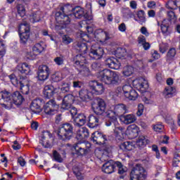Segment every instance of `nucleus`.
<instances>
[{
  "instance_id": "f257e3e1",
  "label": "nucleus",
  "mask_w": 180,
  "mask_h": 180,
  "mask_svg": "<svg viewBox=\"0 0 180 180\" xmlns=\"http://www.w3.org/2000/svg\"><path fill=\"white\" fill-rule=\"evenodd\" d=\"M91 69L94 71H98L97 77L98 79L105 85H108L109 86H116L120 85V82H122L119 73L112 71L110 69L102 70V65L101 63H93L91 64Z\"/></svg>"
},
{
  "instance_id": "f03ea898",
  "label": "nucleus",
  "mask_w": 180,
  "mask_h": 180,
  "mask_svg": "<svg viewBox=\"0 0 180 180\" xmlns=\"http://www.w3.org/2000/svg\"><path fill=\"white\" fill-rule=\"evenodd\" d=\"M89 137V130L86 127L79 129L77 132L76 139L79 141L74 145V148L77 155H85L88 154V150L91 148V143L85 142V139Z\"/></svg>"
},
{
  "instance_id": "7ed1b4c3",
  "label": "nucleus",
  "mask_w": 180,
  "mask_h": 180,
  "mask_svg": "<svg viewBox=\"0 0 180 180\" xmlns=\"http://www.w3.org/2000/svg\"><path fill=\"white\" fill-rule=\"evenodd\" d=\"M0 101H4L5 103H2L6 109H12L13 105L20 106L23 103L25 98L19 91H15L13 94L8 91H0Z\"/></svg>"
},
{
  "instance_id": "20e7f679",
  "label": "nucleus",
  "mask_w": 180,
  "mask_h": 180,
  "mask_svg": "<svg viewBox=\"0 0 180 180\" xmlns=\"http://www.w3.org/2000/svg\"><path fill=\"white\" fill-rule=\"evenodd\" d=\"M74 12V8L70 4L62 6L60 7V11L55 14L56 20L63 25V27H67L71 23V16L72 14L68 15L69 12Z\"/></svg>"
},
{
  "instance_id": "39448f33",
  "label": "nucleus",
  "mask_w": 180,
  "mask_h": 180,
  "mask_svg": "<svg viewBox=\"0 0 180 180\" xmlns=\"http://www.w3.org/2000/svg\"><path fill=\"white\" fill-rule=\"evenodd\" d=\"M56 134L58 136V139L63 141L71 140L74 134V127L68 122L62 124L56 130Z\"/></svg>"
},
{
  "instance_id": "423d86ee",
  "label": "nucleus",
  "mask_w": 180,
  "mask_h": 180,
  "mask_svg": "<svg viewBox=\"0 0 180 180\" xmlns=\"http://www.w3.org/2000/svg\"><path fill=\"white\" fill-rule=\"evenodd\" d=\"M91 109L97 116H107L109 110L106 112V103L99 97H96L91 103Z\"/></svg>"
},
{
  "instance_id": "0eeeda50",
  "label": "nucleus",
  "mask_w": 180,
  "mask_h": 180,
  "mask_svg": "<svg viewBox=\"0 0 180 180\" xmlns=\"http://www.w3.org/2000/svg\"><path fill=\"white\" fill-rule=\"evenodd\" d=\"M131 180H146L147 179V170L141 164H136L130 172Z\"/></svg>"
},
{
  "instance_id": "6e6552de",
  "label": "nucleus",
  "mask_w": 180,
  "mask_h": 180,
  "mask_svg": "<svg viewBox=\"0 0 180 180\" xmlns=\"http://www.w3.org/2000/svg\"><path fill=\"white\" fill-rule=\"evenodd\" d=\"M113 112L112 111H109L108 112V120L105 122V126H112L113 124L115 129H114V134L116 137H120L122 134H123V127L120 126V124H119V122H117V117L112 116Z\"/></svg>"
},
{
  "instance_id": "1a4fd4ad",
  "label": "nucleus",
  "mask_w": 180,
  "mask_h": 180,
  "mask_svg": "<svg viewBox=\"0 0 180 180\" xmlns=\"http://www.w3.org/2000/svg\"><path fill=\"white\" fill-rule=\"evenodd\" d=\"M20 43L21 44H27L29 39H30V25L27 22L24 21L20 24L18 27Z\"/></svg>"
},
{
  "instance_id": "9d476101",
  "label": "nucleus",
  "mask_w": 180,
  "mask_h": 180,
  "mask_svg": "<svg viewBox=\"0 0 180 180\" xmlns=\"http://www.w3.org/2000/svg\"><path fill=\"white\" fill-rule=\"evenodd\" d=\"M69 110L73 119L74 126H75L76 127H82V126H84V124L86 123V116L85 115V114L80 113L78 114L77 116V113H78V110H77V108L72 107V105H71ZM74 116L76 117H74Z\"/></svg>"
},
{
  "instance_id": "9b49d317",
  "label": "nucleus",
  "mask_w": 180,
  "mask_h": 180,
  "mask_svg": "<svg viewBox=\"0 0 180 180\" xmlns=\"http://www.w3.org/2000/svg\"><path fill=\"white\" fill-rule=\"evenodd\" d=\"M58 108H60V105L57 104L56 100L51 99L44 105V112L46 113V115L53 116V115H56V113H57Z\"/></svg>"
},
{
  "instance_id": "f8f14e48",
  "label": "nucleus",
  "mask_w": 180,
  "mask_h": 180,
  "mask_svg": "<svg viewBox=\"0 0 180 180\" xmlns=\"http://www.w3.org/2000/svg\"><path fill=\"white\" fill-rule=\"evenodd\" d=\"M104 53L105 51L103 50V48L101 47L98 44H95L91 46L89 56L94 60H99L100 58H102Z\"/></svg>"
},
{
  "instance_id": "ddd939ff",
  "label": "nucleus",
  "mask_w": 180,
  "mask_h": 180,
  "mask_svg": "<svg viewBox=\"0 0 180 180\" xmlns=\"http://www.w3.org/2000/svg\"><path fill=\"white\" fill-rule=\"evenodd\" d=\"M51 141H53V135L49 131H44L42 132L40 144H42L44 148H51Z\"/></svg>"
},
{
  "instance_id": "4468645a",
  "label": "nucleus",
  "mask_w": 180,
  "mask_h": 180,
  "mask_svg": "<svg viewBox=\"0 0 180 180\" xmlns=\"http://www.w3.org/2000/svg\"><path fill=\"white\" fill-rule=\"evenodd\" d=\"M38 79L39 81H46L50 75V68L46 65H41L38 68Z\"/></svg>"
},
{
  "instance_id": "2eb2a0df",
  "label": "nucleus",
  "mask_w": 180,
  "mask_h": 180,
  "mask_svg": "<svg viewBox=\"0 0 180 180\" xmlns=\"http://www.w3.org/2000/svg\"><path fill=\"white\" fill-rule=\"evenodd\" d=\"M89 86L91 91H93L94 94L96 95H102L105 92V87L103 86V84L94 80L89 83Z\"/></svg>"
},
{
  "instance_id": "dca6fc26",
  "label": "nucleus",
  "mask_w": 180,
  "mask_h": 180,
  "mask_svg": "<svg viewBox=\"0 0 180 180\" xmlns=\"http://www.w3.org/2000/svg\"><path fill=\"white\" fill-rule=\"evenodd\" d=\"M109 112H112L111 116H123V115L129 112V110L127 109V106H126V105L120 103L115 105L114 111L109 110Z\"/></svg>"
},
{
  "instance_id": "f3484780",
  "label": "nucleus",
  "mask_w": 180,
  "mask_h": 180,
  "mask_svg": "<svg viewBox=\"0 0 180 180\" xmlns=\"http://www.w3.org/2000/svg\"><path fill=\"white\" fill-rule=\"evenodd\" d=\"M44 103V102L43 101V99L36 98L32 102L30 109L32 113H36L37 115L41 112V106H43Z\"/></svg>"
},
{
  "instance_id": "a211bd4d",
  "label": "nucleus",
  "mask_w": 180,
  "mask_h": 180,
  "mask_svg": "<svg viewBox=\"0 0 180 180\" xmlns=\"http://www.w3.org/2000/svg\"><path fill=\"white\" fill-rule=\"evenodd\" d=\"M91 141L94 143V144H98L101 146V144H105L106 141V135H104L101 132L96 131L91 135Z\"/></svg>"
},
{
  "instance_id": "6ab92c4d",
  "label": "nucleus",
  "mask_w": 180,
  "mask_h": 180,
  "mask_svg": "<svg viewBox=\"0 0 180 180\" xmlns=\"http://www.w3.org/2000/svg\"><path fill=\"white\" fill-rule=\"evenodd\" d=\"M116 170V162L110 160L105 162L102 167L103 172L105 174H112Z\"/></svg>"
},
{
  "instance_id": "aec40b11",
  "label": "nucleus",
  "mask_w": 180,
  "mask_h": 180,
  "mask_svg": "<svg viewBox=\"0 0 180 180\" xmlns=\"http://www.w3.org/2000/svg\"><path fill=\"white\" fill-rule=\"evenodd\" d=\"M72 101H74V97L72 94H68L64 96L62 105H61V110H70L72 106Z\"/></svg>"
},
{
  "instance_id": "412c9836",
  "label": "nucleus",
  "mask_w": 180,
  "mask_h": 180,
  "mask_svg": "<svg viewBox=\"0 0 180 180\" xmlns=\"http://www.w3.org/2000/svg\"><path fill=\"white\" fill-rule=\"evenodd\" d=\"M105 65L112 70H119L120 68V63L114 57L107 58L105 60Z\"/></svg>"
},
{
  "instance_id": "4be33fe9",
  "label": "nucleus",
  "mask_w": 180,
  "mask_h": 180,
  "mask_svg": "<svg viewBox=\"0 0 180 180\" xmlns=\"http://www.w3.org/2000/svg\"><path fill=\"white\" fill-rule=\"evenodd\" d=\"M58 89L53 85H46L44 88V96L46 99H50L54 94H57Z\"/></svg>"
},
{
  "instance_id": "5701e85b",
  "label": "nucleus",
  "mask_w": 180,
  "mask_h": 180,
  "mask_svg": "<svg viewBox=\"0 0 180 180\" xmlns=\"http://www.w3.org/2000/svg\"><path fill=\"white\" fill-rule=\"evenodd\" d=\"M139 131H140L139 127L136 124H131L128 127L127 130V134L129 136V139H136L139 136Z\"/></svg>"
},
{
  "instance_id": "b1692460",
  "label": "nucleus",
  "mask_w": 180,
  "mask_h": 180,
  "mask_svg": "<svg viewBox=\"0 0 180 180\" xmlns=\"http://www.w3.org/2000/svg\"><path fill=\"white\" fill-rule=\"evenodd\" d=\"M94 36L101 41H106V40H109V34L106 31H104L102 29L96 30Z\"/></svg>"
},
{
  "instance_id": "393cba45",
  "label": "nucleus",
  "mask_w": 180,
  "mask_h": 180,
  "mask_svg": "<svg viewBox=\"0 0 180 180\" xmlns=\"http://www.w3.org/2000/svg\"><path fill=\"white\" fill-rule=\"evenodd\" d=\"M73 16L76 18V19H81L82 18H84L86 19L87 14L85 11V9L81 8L80 6H77L73 9Z\"/></svg>"
},
{
  "instance_id": "a878e982",
  "label": "nucleus",
  "mask_w": 180,
  "mask_h": 180,
  "mask_svg": "<svg viewBox=\"0 0 180 180\" xmlns=\"http://www.w3.org/2000/svg\"><path fill=\"white\" fill-rule=\"evenodd\" d=\"M132 84L135 88H139L141 89V88H144L146 85H147V80L143 77H138L133 80Z\"/></svg>"
},
{
  "instance_id": "bb28decb",
  "label": "nucleus",
  "mask_w": 180,
  "mask_h": 180,
  "mask_svg": "<svg viewBox=\"0 0 180 180\" xmlns=\"http://www.w3.org/2000/svg\"><path fill=\"white\" fill-rule=\"evenodd\" d=\"M16 70L20 74H25V75H27V74L30 72V67H29V65L26 63L19 64Z\"/></svg>"
},
{
  "instance_id": "cd10ccee",
  "label": "nucleus",
  "mask_w": 180,
  "mask_h": 180,
  "mask_svg": "<svg viewBox=\"0 0 180 180\" xmlns=\"http://www.w3.org/2000/svg\"><path fill=\"white\" fill-rule=\"evenodd\" d=\"M100 120L98 117L95 115H90L89 117V123L88 126L90 127V129H94V127H98L99 125Z\"/></svg>"
},
{
  "instance_id": "c85d7f7f",
  "label": "nucleus",
  "mask_w": 180,
  "mask_h": 180,
  "mask_svg": "<svg viewBox=\"0 0 180 180\" xmlns=\"http://www.w3.org/2000/svg\"><path fill=\"white\" fill-rule=\"evenodd\" d=\"M91 93L86 89H81L79 91V98L83 101H90L91 99Z\"/></svg>"
},
{
  "instance_id": "c756f323",
  "label": "nucleus",
  "mask_w": 180,
  "mask_h": 180,
  "mask_svg": "<svg viewBox=\"0 0 180 180\" xmlns=\"http://www.w3.org/2000/svg\"><path fill=\"white\" fill-rule=\"evenodd\" d=\"M123 122L124 124H130L134 123L137 120L136 115L133 114H128L126 115H122Z\"/></svg>"
},
{
  "instance_id": "7c9ffc66",
  "label": "nucleus",
  "mask_w": 180,
  "mask_h": 180,
  "mask_svg": "<svg viewBox=\"0 0 180 180\" xmlns=\"http://www.w3.org/2000/svg\"><path fill=\"white\" fill-rule=\"evenodd\" d=\"M86 63V58L82 56V53L77 55L75 57V64L79 65V67H84V65Z\"/></svg>"
},
{
  "instance_id": "2f4dec72",
  "label": "nucleus",
  "mask_w": 180,
  "mask_h": 180,
  "mask_svg": "<svg viewBox=\"0 0 180 180\" xmlns=\"http://www.w3.org/2000/svg\"><path fill=\"white\" fill-rule=\"evenodd\" d=\"M120 148L123 150V151H131L133 148H134V146H133V143L130 141L123 142L120 145Z\"/></svg>"
},
{
  "instance_id": "473e14b6",
  "label": "nucleus",
  "mask_w": 180,
  "mask_h": 180,
  "mask_svg": "<svg viewBox=\"0 0 180 180\" xmlns=\"http://www.w3.org/2000/svg\"><path fill=\"white\" fill-rule=\"evenodd\" d=\"M41 18V12L36 11L34 13H32L30 15V20L32 23H36L37 22H40Z\"/></svg>"
},
{
  "instance_id": "72a5a7b5",
  "label": "nucleus",
  "mask_w": 180,
  "mask_h": 180,
  "mask_svg": "<svg viewBox=\"0 0 180 180\" xmlns=\"http://www.w3.org/2000/svg\"><path fill=\"white\" fill-rule=\"evenodd\" d=\"M176 56V49L175 48H170L166 55V61H172Z\"/></svg>"
},
{
  "instance_id": "f704fd0d",
  "label": "nucleus",
  "mask_w": 180,
  "mask_h": 180,
  "mask_svg": "<svg viewBox=\"0 0 180 180\" xmlns=\"http://www.w3.org/2000/svg\"><path fill=\"white\" fill-rule=\"evenodd\" d=\"M150 143V141L144 136H140L136 141V146L139 147H144Z\"/></svg>"
},
{
  "instance_id": "c9c22d12",
  "label": "nucleus",
  "mask_w": 180,
  "mask_h": 180,
  "mask_svg": "<svg viewBox=\"0 0 180 180\" xmlns=\"http://www.w3.org/2000/svg\"><path fill=\"white\" fill-rule=\"evenodd\" d=\"M33 53L35 54H40L44 51V43H37L32 47Z\"/></svg>"
},
{
  "instance_id": "e433bc0d",
  "label": "nucleus",
  "mask_w": 180,
  "mask_h": 180,
  "mask_svg": "<svg viewBox=\"0 0 180 180\" xmlns=\"http://www.w3.org/2000/svg\"><path fill=\"white\" fill-rule=\"evenodd\" d=\"M137 16L139 20L135 18L136 22H139L140 25H143V23H146V13L143 10H140L137 12Z\"/></svg>"
},
{
  "instance_id": "4c0bfd02",
  "label": "nucleus",
  "mask_w": 180,
  "mask_h": 180,
  "mask_svg": "<svg viewBox=\"0 0 180 180\" xmlns=\"http://www.w3.org/2000/svg\"><path fill=\"white\" fill-rule=\"evenodd\" d=\"M19 85L22 94H23L24 95H27L30 91L29 84H25V82L23 81H20Z\"/></svg>"
},
{
  "instance_id": "58836bf2",
  "label": "nucleus",
  "mask_w": 180,
  "mask_h": 180,
  "mask_svg": "<svg viewBox=\"0 0 180 180\" xmlns=\"http://www.w3.org/2000/svg\"><path fill=\"white\" fill-rule=\"evenodd\" d=\"M173 91H174V88L172 86L166 87L163 91V96L166 99L172 98V95H174Z\"/></svg>"
},
{
  "instance_id": "ea45409f",
  "label": "nucleus",
  "mask_w": 180,
  "mask_h": 180,
  "mask_svg": "<svg viewBox=\"0 0 180 180\" xmlns=\"http://www.w3.org/2000/svg\"><path fill=\"white\" fill-rule=\"evenodd\" d=\"M118 168V174L120 175H123V174H126L127 172V167L124 166L122 162L117 161L115 162V167Z\"/></svg>"
},
{
  "instance_id": "a19ab883",
  "label": "nucleus",
  "mask_w": 180,
  "mask_h": 180,
  "mask_svg": "<svg viewBox=\"0 0 180 180\" xmlns=\"http://www.w3.org/2000/svg\"><path fill=\"white\" fill-rule=\"evenodd\" d=\"M127 54V51L125 48L119 47L115 51V56L118 58H123Z\"/></svg>"
},
{
  "instance_id": "79ce46f5",
  "label": "nucleus",
  "mask_w": 180,
  "mask_h": 180,
  "mask_svg": "<svg viewBox=\"0 0 180 180\" xmlns=\"http://www.w3.org/2000/svg\"><path fill=\"white\" fill-rule=\"evenodd\" d=\"M16 9L18 15L23 18L26 15V8L23 4H17Z\"/></svg>"
},
{
  "instance_id": "37998d69",
  "label": "nucleus",
  "mask_w": 180,
  "mask_h": 180,
  "mask_svg": "<svg viewBox=\"0 0 180 180\" xmlns=\"http://www.w3.org/2000/svg\"><path fill=\"white\" fill-rule=\"evenodd\" d=\"M134 71V68L131 66H125L123 68L122 74L124 75V77H130L131 74H133V72Z\"/></svg>"
},
{
  "instance_id": "c03bdc74",
  "label": "nucleus",
  "mask_w": 180,
  "mask_h": 180,
  "mask_svg": "<svg viewBox=\"0 0 180 180\" xmlns=\"http://www.w3.org/2000/svg\"><path fill=\"white\" fill-rule=\"evenodd\" d=\"M82 170L79 169L77 166L73 167V173L77 176V179L82 180L84 179V174H82Z\"/></svg>"
},
{
  "instance_id": "a18cd8bd",
  "label": "nucleus",
  "mask_w": 180,
  "mask_h": 180,
  "mask_svg": "<svg viewBox=\"0 0 180 180\" xmlns=\"http://www.w3.org/2000/svg\"><path fill=\"white\" fill-rule=\"evenodd\" d=\"M77 50L81 53V54H86V51L88 50V46L85 43H78Z\"/></svg>"
},
{
  "instance_id": "49530a36",
  "label": "nucleus",
  "mask_w": 180,
  "mask_h": 180,
  "mask_svg": "<svg viewBox=\"0 0 180 180\" xmlns=\"http://www.w3.org/2000/svg\"><path fill=\"white\" fill-rule=\"evenodd\" d=\"M128 95L129 96H126L125 98H127V99H129V101H136L139 96L137 91L133 89L129 92Z\"/></svg>"
},
{
  "instance_id": "de8ad7c7",
  "label": "nucleus",
  "mask_w": 180,
  "mask_h": 180,
  "mask_svg": "<svg viewBox=\"0 0 180 180\" xmlns=\"http://www.w3.org/2000/svg\"><path fill=\"white\" fill-rule=\"evenodd\" d=\"M51 78L53 82H60L63 79V76H61V73L56 72L51 75Z\"/></svg>"
},
{
  "instance_id": "09e8293b",
  "label": "nucleus",
  "mask_w": 180,
  "mask_h": 180,
  "mask_svg": "<svg viewBox=\"0 0 180 180\" xmlns=\"http://www.w3.org/2000/svg\"><path fill=\"white\" fill-rule=\"evenodd\" d=\"M167 8L168 9H178V5L176 4V1L169 0L167 4Z\"/></svg>"
},
{
  "instance_id": "8fccbe9b",
  "label": "nucleus",
  "mask_w": 180,
  "mask_h": 180,
  "mask_svg": "<svg viewBox=\"0 0 180 180\" xmlns=\"http://www.w3.org/2000/svg\"><path fill=\"white\" fill-rule=\"evenodd\" d=\"M133 87H131V86L129 85V84H126L122 86V91L123 94L124 95V96H129V93L131 92V91H132Z\"/></svg>"
},
{
  "instance_id": "3c124183",
  "label": "nucleus",
  "mask_w": 180,
  "mask_h": 180,
  "mask_svg": "<svg viewBox=\"0 0 180 180\" xmlns=\"http://www.w3.org/2000/svg\"><path fill=\"white\" fill-rule=\"evenodd\" d=\"M70 83H63L62 87L60 88V91L63 94H68L70 92Z\"/></svg>"
},
{
  "instance_id": "603ef678",
  "label": "nucleus",
  "mask_w": 180,
  "mask_h": 180,
  "mask_svg": "<svg viewBox=\"0 0 180 180\" xmlns=\"http://www.w3.org/2000/svg\"><path fill=\"white\" fill-rule=\"evenodd\" d=\"M153 130L158 133H161L164 130V125L161 122L157 123L153 126Z\"/></svg>"
},
{
  "instance_id": "864d4df0",
  "label": "nucleus",
  "mask_w": 180,
  "mask_h": 180,
  "mask_svg": "<svg viewBox=\"0 0 180 180\" xmlns=\"http://www.w3.org/2000/svg\"><path fill=\"white\" fill-rule=\"evenodd\" d=\"M6 54V48L5 44L2 41H0V57L2 58Z\"/></svg>"
},
{
  "instance_id": "5fc2aeb1",
  "label": "nucleus",
  "mask_w": 180,
  "mask_h": 180,
  "mask_svg": "<svg viewBox=\"0 0 180 180\" xmlns=\"http://www.w3.org/2000/svg\"><path fill=\"white\" fill-rule=\"evenodd\" d=\"M53 61L56 65H63L64 64V56H58L53 59Z\"/></svg>"
},
{
  "instance_id": "6e6d98bb",
  "label": "nucleus",
  "mask_w": 180,
  "mask_h": 180,
  "mask_svg": "<svg viewBox=\"0 0 180 180\" xmlns=\"http://www.w3.org/2000/svg\"><path fill=\"white\" fill-rule=\"evenodd\" d=\"M53 158L56 162H63V158H61V155L57 150L53 151Z\"/></svg>"
},
{
  "instance_id": "4d7b16f0",
  "label": "nucleus",
  "mask_w": 180,
  "mask_h": 180,
  "mask_svg": "<svg viewBox=\"0 0 180 180\" xmlns=\"http://www.w3.org/2000/svg\"><path fill=\"white\" fill-rule=\"evenodd\" d=\"M168 27H169V25H166L165 21H163L162 25H160V29L163 34H167V33H168Z\"/></svg>"
},
{
  "instance_id": "13d9d810",
  "label": "nucleus",
  "mask_w": 180,
  "mask_h": 180,
  "mask_svg": "<svg viewBox=\"0 0 180 180\" xmlns=\"http://www.w3.org/2000/svg\"><path fill=\"white\" fill-rule=\"evenodd\" d=\"M168 44H160L159 46L160 52L162 53V54L165 53L167 50H168Z\"/></svg>"
},
{
  "instance_id": "bf43d9fd",
  "label": "nucleus",
  "mask_w": 180,
  "mask_h": 180,
  "mask_svg": "<svg viewBox=\"0 0 180 180\" xmlns=\"http://www.w3.org/2000/svg\"><path fill=\"white\" fill-rule=\"evenodd\" d=\"M62 41L64 44H70V43H72V39H71L68 35H63L62 37Z\"/></svg>"
},
{
  "instance_id": "052dcab7",
  "label": "nucleus",
  "mask_w": 180,
  "mask_h": 180,
  "mask_svg": "<svg viewBox=\"0 0 180 180\" xmlns=\"http://www.w3.org/2000/svg\"><path fill=\"white\" fill-rule=\"evenodd\" d=\"M115 96H118L119 98H121V96H123V95L124 94H123L122 87H120V86L117 87V89H115Z\"/></svg>"
},
{
  "instance_id": "680f3d73",
  "label": "nucleus",
  "mask_w": 180,
  "mask_h": 180,
  "mask_svg": "<svg viewBox=\"0 0 180 180\" xmlns=\"http://www.w3.org/2000/svg\"><path fill=\"white\" fill-rule=\"evenodd\" d=\"M8 78L11 81L12 84H13V85H16V84H19V81H18V79H16V76L15 75L13 74L10 75L8 76Z\"/></svg>"
},
{
  "instance_id": "e2e57ef3",
  "label": "nucleus",
  "mask_w": 180,
  "mask_h": 180,
  "mask_svg": "<svg viewBox=\"0 0 180 180\" xmlns=\"http://www.w3.org/2000/svg\"><path fill=\"white\" fill-rule=\"evenodd\" d=\"M72 86L75 89L82 88V82H80V81H78V80H74L72 82Z\"/></svg>"
},
{
  "instance_id": "0e129e2a",
  "label": "nucleus",
  "mask_w": 180,
  "mask_h": 180,
  "mask_svg": "<svg viewBox=\"0 0 180 180\" xmlns=\"http://www.w3.org/2000/svg\"><path fill=\"white\" fill-rule=\"evenodd\" d=\"M144 111V106L142 104L138 105V111L136 112L137 116H141L143 112Z\"/></svg>"
},
{
  "instance_id": "69168bd1",
  "label": "nucleus",
  "mask_w": 180,
  "mask_h": 180,
  "mask_svg": "<svg viewBox=\"0 0 180 180\" xmlns=\"http://www.w3.org/2000/svg\"><path fill=\"white\" fill-rule=\"evenodd\" d=\"M146 37L143 36V35H140L138 37V43L139 44H141V46H143V44H144L146 43Z\"/></svg>"
},
{
  "instance_id": "338daca9",
  "label": "nucleus",
  "mask_w": 180,
  "mask_h": 180,
  "mask_svg": "<svg viewBox=\"0 0 180 180\" xmlns=\"http://www.w3.org/2000/svg\"><path fill=\"white\" fill-rule=\"evenodd\" d=\"M37 56H39V54H36V53L33 52V50H32V52H30L27 54V58H29V60H34Z\"/></svg>"
},
{
  "instance_id": "774afa93",
  "label": "nucleus",
  "mask_w": 180,
  "mask_h": 180,
  "mask_svg": "<svg viewBox=\"0 0 180 180\" xmlns=\"http://www.w3.org/2000/svg\"><path fill=\"white\" fill-rule=\"evenodd\" d=\"M167 16L169 20H172V19H176L175 13L172 11L167 12Z\"/></svg>"
}]
</instances>
